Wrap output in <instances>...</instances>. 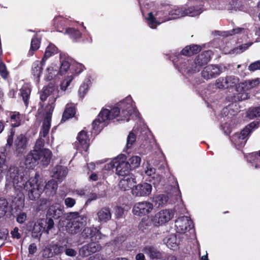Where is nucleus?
<instances>
[{
	"mask_svg": "<svg viewBox=\"0 0 260 260\" xmlns=\"http://www.w3.org/2000/svg\"><path fill=\"white\" fill-rule=\"evenodd\" d=\"M6 179L13 184L15 190L22 193H27L29 199L32 201L39 199L43 190L42 186L37 184V175L27 181L26 178L20 176L18 168L15 166L10 168Z\"/></svg>",
	"mask_w": 260,
	"mask_h": 260,
	"instance_id": "obj_1",
	"label": "nucleus"
},
{
	"mask_svg": "<svg viewBox=\"0 0 260 260\" xmlns=\"http://www.w3.org/2000/svg\"><path fill=\"white\" fill-rule=\"evenodd\" d=\"M212 52L208 50L199 54L194 60L182 58L180 55L173 60L179 71L182 74H193L200 71L202 66L210 60Z\"/></svg>",
	"mask_w": 260,
	"mask_h": 260,
	"instance_id": "obj_2",
	"label": "nucleus"
},
{
	"mask_svg": "<svg viewBox=\"0 0 260 260\" xmlns=\"http://www.w3.org/2000/svg\"><path fill=\"white\" fill-rule=\"evenodd\" d=\"M84 238H90L92 241L90 243L83 246L79 249V254L82 257H86L92 253L99 251L102 249L101 245L96 241L105 237L100 231L94 227H86L82 232Z\"/></svg>",
	"mask_w": 260,
	"mask_h": 260,
	"instance_id": "obj_3",
	"label": "nucleus"
},
{
	"mask_svg": "<svg viewBox=\"0 0 260 260\" xmlns=\"http://www.w3.org/2000/svg\"><path fill=\"white\" fill-rule=\"evenodd\" d=\"M120 114V110L118 107H114L110 110L108 109H102L97 119L92 123V133L95 135L99 134L112 119L115 118Z\"/></svg>",
	"mask_w": 260,
	"mask_h": 260,
	"instance_id": "obj_4",
	"label": "nucleus"
},
{
	"mask_svg": "<svg viewBox=\"0 0 260 260\" xmlns=\"http://www.w3.org/2000/svg\"><path fill=\"white\" fill-rule=\"evenodd\" d=\"M42 154L37 151L31 150L26 155L25 165L28 169H33L39 163L47 166L49 165L52 156L51 151L48 149H44Z\"/></svg>",
	"mask_w": 260,
	"mask_h": 260,
	"instance_id": "obj_5",
	"label": "nucleus"
},
{
	"mask_svg": "<svg viewBox=\"0 0 260 260\" xmlns=\"http://www.w3.org/2000/svg\"><path fill=\"white\" fill-rule=\"evenodd\" d=\"M68 222L66 225L67 231L71 234H76L86 223L87 217L80 215L77 212H70L67 215Z\"/></svg>",
	"mask_w": 260,
	"mask_h": 260,
	"instance_id": "obj_6",
	"label": "nucleus"
},
{
	"mask_svg": "<svg viewBox=\"0 0 260 260\" xmlns=\"http://www.w3.org/2000/svg\"><path fill=\"white\" fill-rule=\"evenodd\" d=\"M126 158L124 155H120L114 158L110 164H108V168H116V173L119 176H125L127 175L128 171L131 169L126 161Z\"/></svg>",
	"mask_w": 260,
	"mask_h": 260,
	"instance_id": "obj_7",
	"label": "nucleus"
},
{
	"mask_svg": "<svg viewBox=\"0 0 260 260\" xmlns=\"http://www.w3.org/2000/svg\"><path fill=\"white\" fill-rule=\"evenodd\" d=\"M256 124L254 122L250 123L246 126L240 134H235L232 137V142L234 143L238 149L242 148L245 144L248 135L251 132L252 129L254 127Z\"/></svg>",
	"mask_w": 260,
	"mask_h": 260,
	"instance_id": "obj_8",
	"label": "nucleus"
},
{
	"mask_svg": "<svg viewBox=\"0 0 260 260\" xmlns=\"http://www.w3.org/2000/svg\"><path fill=\"white\" fill-rule=\"evenodd\" d=\"M174 215V213L171 210H161L152 217L151 221L154 226H159L169 222Z\"/></svg>",
	"mask_w": 260,
	"mask_h": 260,
	"instance_id": "obj_9",
	"label": "nucleus"
},
{
	"mask_svg": "<svg viewBox=\"0 0 260 260\" xmlns=\"http://www.w3.org/2000/svg\"><path fill=\"white\" fill-rule=\"evenodd\" d=\"M153 209V205L148 201L137 202L135 204L132 212L135 215L142 216L151 213Z\"/></svg>",
	"mask_w": 260,
	"mask_h": 260,
	"instance_id": "obj_10",
	"label": "nucleus"
},
{
	"mask_svg": "<svg viewBox=\"0 0 260 260\" xmlns=\"http://www.w3.org/2000/svg\"><path fill=\"white\" fill-rule=\"evenodd\" d=\"M53 110L54 106L52 105H50L46 107L45 116L40 132V137L46 138L48 135L50 128L52 113Z\"/></svg>",
	"mask_w": 260,
	"mask_h": 260,
	"instance_id": "obj_11",
	"label": "nucleus"
},
{
	"mask_svg": "<svg viewBox=\"0 0 260 260\" xmlns=\"http://www.w3.org/2000/svg\"><path fill=\"white\" fill-rule=\"evenodd\" d=\"M221 72L222 69L218 65L210 64L203 68L201 76L203 79L208 80L218 76Z\"/></svg>",
	"mask_w": 260,
	"mask_h": 260,
	"instance_id": "obj_12",
	"label": "nucleus"
},
{
	"mask_svg": "<svg viewBox=\"0 0 260 260\" xmlns=\"http://www.w3.org/2000/svg\"><path fill=\"white\" fill-rule=\"evenodd\" d=\"M121 114L125 118L135 115L137 116V111L131 97H127L121 103Z\"/></svg>",
	"mask_w": 260,
	"mask_h": 260,
	"instance_id": "obj_13",
	"label": "nucleus"
},
{
	"mask_svg": "<svg viewBox=\"0 0 260 260\" xmlns=\"http://www.w3.org/2000/svg\"><path fill=\"white\" fill-rule=\"evenodd\" d=\"M151 191V185L144 182L134 186L132 189L131 192L134 196L141 197L149 196Z\"/></svg>",
	"mask_w": 260,
	"mask_h": 260,
	"instance_id": "obj_14",
	"label": "nucleus"
},
{
	"mask_svg": "<svg viewBox=\"0 0 260 260\" xmlns=\"http://www.w3.org/2000/svg\"><path fill=\"white\" fill-rule=\"evenodd\" d=\"M175 226L178 233H185L192 228V222L188 217L183 216L176 220Z\"/></svg>",
	"mask_w": 260,
	"mask_h": 260,
	"instance_id": "obj_15",
	"label": "nucleus"
},
{
	"mask_svg": "<svg viewBox=\"0 0 260 260\" xmlns=\"http://www.w3.org/2000/svg\"><path fill=\"white\" fill-rule=\"evenodd\" d=\"M78 142H76L74 146L77 150L79 151L84 150L86 151L89 145V139L87 133L83 130L81 131L77 136Z\"/></svg>",
	"mask_w": 260,
	"mask_h": 260,
	"instance_id": "obj_16",
	"label": "nucleus"
},
{
	"mask_svg": "<svg viewBox=\"0 0 260 260\" xmlns=\"http://www.w3.org/2000/svg\"><path fill=\"white\" fill-rule=\"evenodd\" d=\"M27 140L23 134L17 135L14 140V147L15 153L17 155H21L27 148Z\"/></svg>",
	"mask_w": 260,
	"mask_h": 260,
	"instance_id": "obj_17",
	"label": "nucleus"
},
{
	"mask_svg": "<svg viewBox=\"0 0 260 260\" xmlns=\"http://www.w3.org/2000/svg\"><path fill=\"white\" fill-rule=\"evenodd\" d=\"M36 175H37V184H40V186H42L43 187V190L41 194L43 192V191H45L46 193L48 196H52L56 193L58 188V184L55 180L52 179L46 183V185L44 187V184L43 183V182L41 181H39L38 180L39 175L37 174Z\"/></svg>",
	"mask_w": 260,
	"mask_h": 260,
	"instance_id": "obj_18",
	"label": "nucleus"
},
{
	"mask_svg": "<svg viewBox=\"0 0 260 260\" xmlns=\"http://www.w3.org/2000/svg\"><path fill=\"white\" fill-rule=\"evenodd\" d=\"M123 176L119 183L120 188L124 191L132 189V186L136 183L134 176L132 174H128Z\"/></svg>",
	"mask_w": 260,
	"mask_h": 260,
	"instance_id": "obj_19",
	"label": "nucleus"
},
{
	"mask_svg": "<svg viewBox=\"0 0 260 260\" xmlns=\"http://www.w3.org/2000/svg\"><path fill=\"white\" fill-rule=\"evenodd\" d=\"M96 219L100 222L106 223L111 219V210L108 207H103L96 212Z\"/></svg>",
	"mask_w": 260,
	"mask_h": 260,
	"instance_id": "obj_20",
	"label": "nucleus"
},
{
	"mask_svg": "<svg viewBox=\"0 0 260 260\" xmlns=\"http://www.w3.org/2000/svg\"><path fill=\"white\" fill-rule=\"evenodd\" d=\"M180 239L179 235L171 234L164 240V242L169 248L175 250L178 248L180 243Z\"/></svg>",
	"mask_w": 260,
	"mask_h": 260,
	"instance_id": "obj_21",
	"label": "nucleus"
},
{
	"mask_svg": "<svg viewBox=\"0 0 260 260\" xmlns=\"http://www.w3.org/2000/svg\"><path fill=\"white\" fill-rule=\"evenodd\" d=\"M203 5L201 2H195L192 5L188 6L187 8H183L184 11L190 12L191 13L186 16L191 17L200 15L202 12Z\"/></svg>",
	"mask_w": 260,
	"mask_h": 260,
	"instance_id": "obj_22",
	"label": "nucleus"
},
{
	"mask_svg": "<svg viewBox=\"0 0 260 260\" xmlns=\"http://www.w3.org/2000/svg\"><path fill=\"white\" fill-rule=\"evenodd\" d=\"M45 62H43V60H37L35 61L31 68V74L34 77V78L39 81L40 76L42 73L43 66L45 64Z\"/></svg>",
	"mask_w": 260,
	"mask_h": 260,
	"instance_id": "obj_23",
	"label": "nucleus"
},
{
	"mask_svg": "<svg viewBox=\"0 0 260 260\" xmlns=\"http://www.w3.org/2000/svg\"><path fill=\"white\" fill-rule=\"evenodd\" d=\"M68 169L66 167L61 166H57L52 170V176L59 181H61L67 176Z\"/></svg>",
	"mask_w": 260,
	"mask_h": 260,
	"instance_id": "obj_24",
	"label": "nucleus"
},
{
	"mask_svg": "<svg viewBox=\"0 0 260 260\" xmlns=\"http://www.w3.org/2000/svg\"><path fill=\"white\" fill-rule=\"evenodd\" d=\"M62 214V208L59 205L55 204L51 206L47 212V215L49 216L53 217L55 219H57Z\"/></svg>",
	"mask_w": 260,
	"mask_h": 260,
	"instance_id": "obj_25",
	"label": "nucleus"
},
{
	"mask_svg": "<svg viewBox=\"0 0 260 260\" xmlns=\"http://www.w3.org/2000/svg\"><path fill=\"white\" fill-rule=\"evenodd\" d=\"M190 12L184 11L183 8H174L169 12L170 19H177L185 16L186 14H190Z\"/></svg>",
	"mask_w": 260,
	"mask_h": 260,
	"instance_id": "obj_26",
	"label": "nucleus"
},
{
	"mask_svg": "<svg viewBox=\"0 0 260 260\" xmlns=\"http://www.w3.org/2000/svg\"><path fill=\"white\" fill-rule=\"evenodd\" d=\"M43 90H47V91H48L46 92L45 94L48 97H49V102L51 103L48 106L52 105L54 107L53 103H54L56 99L59 97V95L55 96V92H58L55 87L52 85H48L44 87Z\"/></svg>",
	"mask_w": 260,
	"mask_h": 260,
	"instance_id": "obj_27",
	"label": "nucleus"
},
{
	"mask_svg": "<svg viewBox=\"0 0 260 260\" xmlns=\"http://www.w3.org/2000/svg\"><path fill=\"white\" fill-rule=\"evenodd\" d=\"M12 208L9 206L7 200L0 198V218L3 217L7 213H11Z\"/></svg>",
	"mask_w": 260,
	"mask_h": 260,
	"instance_id": "obj_28",
	"label": "nucleus"
},
{
	"mask_svg": "<svg viewBox=\"0 0 260 260\" xmlns=\"http://www.w3.org/2000/svg\"><path fill=\"white\" fill-rule=\"evenodd\" d=\"M143 251L151 259L159 258L161 256L160 252L153 246H146Z\"/></svg>",
	"mask_w": 260,
	"mask_h": 260,
	"instance_id": "obj_29",
	"label": "nucleus"
},
{
	"mask_svg": "<svg viewBox=\"0 0 260 260\" xmlns=\"http://www.w3.org/2000/svg\"><path fill=\"white\" fill-rule=\"evenodd\" d=\"M45 232L49 233V230L53 228L54 221L51 218L41 219L38 221Z\"/></svg>",
	"mask_w": 260,
	"mask_h": 260,
	"instance_id": "obj_30",
	"label": "nucleus"
},
{
	"mask_svg": "<svg viewBox=\"0 0 260 260\" xmlns=\"http://www.w3.org/2000/svg\"><path fill=\"white\" fill-rule=\"evenodd\" d=\"M12 126H19L21 123L22 117L20 114L16 111L10 112L9 114Z\"/></svg>",
	"mask_w": 260,
	"mask_h": 260,
	"instance_id": "obj_31",
	"label": "nucleus"
},
{
	"mask_svg": "<svg viewBox=\"0 0 260 260\" xmlns=\"http://www.w3.org/2000/svg\"><path fill=\"white\" fill-rule=\"evenodd\" d=\"M75 114V108L69 104H67L66 109L62 114L61 121H66L67 120L72 118Z\"/></svg>",
	"mask_w": 260,
	"mask_h": 260,
	"instance_id": "obj_32",
	"label": "nucleus"
},
{
	"mask_svg": "<svg viewBox=\"0 0 260 260\" xmlns=\"http://www.w3.org/2000/svg\"><path fill=\"white\" fill-rule=\"evenodd\" d=\"M148 26L152 29L156 28L157 26L161 24L165 21H159L156 20L152 12L148 13V17L146 18Z\"/></svg>",
	"mask_w": 260,
	"mask_h": 260,
	"instance_id": "obj_33",
	"label": "nucleus"
},
{
	"mask_svg": "<svg viewBox=\"0 0 260 260\" xmlns=\"http://www.w3.org/2000/svg\"><path fill=\"white\" fill-rule=\"evenodd\" d=\"M168 201V197L165 194H158L153 198V202L157 207H162Z\"/></svg>",
	"mask_w": 260,
	"mask_h": 260,
	"instance_id": "obj_34",
	"label": "nucleus"
},
{
	"mask_svg": "<svg viewBox=\"0 0 260 260\" xmlns=\"http://www.w3.org/2000/svg\"><path fill=\"white\" fill-rule=\"evenodd\" d=\"M57 52V48L52 44H50L46 48L44 55L42 58L43 62H45L46 60L50 56L54 55Z\"/></svg>",
	"mask_w": 260,
	"mask_h": 260,
	"instance_id": "obj_35",
	"label": "nucleus"
},
{
	"mask_svg": "<svg viewBox=\"0 0 260 260\" xmlns=\"http://www.w3.org/2000/svg\"><path fill=\"white\" fill-rule=\"evenodd\" d=\"M58 73V67L54 64H52L47 68L46 77L47 80H52Z\"/></svg>",
	"mask_w": 260,
	"mask_h": 260,
	"instance_id": "obj_36",
	"label": "nucleus"
},
{
	"mask_svg": "<svg viewBox=\"0 0 260 260\" xmlns=\"http://www.w3.org/2000/svg\"><path fill=\"white\" fill-rule=\"evenodd\" d=\"M225 85H226V88H228L236 86L239 82V80L235 76H229L225 77Z\"/></svg>",
	"mask_w": 260,
	"mask_h": 260,
	"instance_id": "obj_37",
	"label": "nucleus"
},
{
	"mask_svg": "<svg viewBox=\"0 0 260 260\" xmlns=\"http://www.w3.org/2000/svg\"><path fill=\"white\" fill-rule=\"evenodd\" d=\"M141 161V157L137 155L132 156L129 158L128 160L127 161L131 169L138 168L140 166Z\"/></svg>",
	"mask_w": 260,
	"mask_h": 260,
	"instance_id": "obj_38",
	"label": "nucleus"
},
{
	"mask_svg": "<svg viewBox=\"0 0 260 260\" xmlns=\"http://www.w3.org/2000/svg\"><path fill=\"white\" fill-rule=\"evenodd\" d=\"M30 93V89L26 86H23L20 90L21 95L26 106H27L28 104Z\"/></svg>",
	"mask_w": 260,
	"mask_h": 260,
	"instance_id": "obj_39",
	"label": "nucleus"
},
{
	"mask_svg": "<svg viewBox=\"0 0 260 260\" xmlns=\"http://www.w3.org/2000/svg\"><path fill=\"white\" fill-rule=\"evenodd\" d=\"M8 169L6 156L4 152H0V175L5 174Z\"/></svg>",
	"mask_w": 260,
	"mask_h": 260,
	"instance_id": "obj_40",
	"label": "nucleus"
},
{
	"mask_svg": "<svg viewBox=\"0 0 260 260\" xmlns=\"http://www.w3.org/2000/svg\"><path fill=\"white\" fill-rule=\"evenodd\" d=\"M43 137H40L37 140L34 146L33 150L38 152L42 154V151L46 148H43L44 146L45 141L43 139Z\"/></svg>",
	"mask_w": 260,
	"mask_h": 260,
	"instance_id": "obj_41",
	"label": "nucleus"
},
{
	"mask_svg": "<svg viewBox=\"0 0 260 260\" xmlns=\"http://www.w3.org/2000/svg\"><path fill=\"white\" fill-rule=\"evenodd\" d=\"M252 43L250 42L248 43H246L244 44H242L241 45L239 46L236 48H234L233 50L234 53L236 54H240L245 51L246 49L248 48L251 45Z\"/></svg>",
	"mask_w": 260,
	"mask_h": 260,
	"instance_id": "obj_42",
	"label": "nucleus"
},
{
	"mask_svg": "<svg viewBox=\"0 0 260 260\" xmlns=\"http://www.w3.org/2000/svg\"><path fill=\"white\" fill-rule=\"evenodd\" d=\"M248 115L250 118L260 117V107L250 108L248 111Z\"/></svg>",
	"mask_w": 260,
	"mask_h": 260,
	"instance_id": "obj_43",
	"label": "nucleus"
},
{
	"mask_svg": "<svg viewBox=\"0 0 260 260\" xmlns=\"http://www.w3.org/2000/svg\"><path fill=\"white\" fill-rule=\"evenodd\" d=\"M74 77L73 76H68L61 83L60 90L64 91L67 87L70 85L71 82L73 80Z\"/></svg>",
	"mask_w": 260,
	"mask_h": 260,
	"instance_id": "obj_44",
	"label": "nucleus"
},
{
	"mask_svg": "<svg viewBox=\"0 0 260 260\" xmlns=\"http://www.w3.org/2000/svg\"><path fill=\"white\" fill-rule=\"evenodd\" d=\"M259 83L258 79H255L254 80H249L245 82V87L247 89H250L257 86Z\"/></svg>",
	"mask_w": 260,
	"mask_h": 260,
	"instance_id": "obj_45",
	"label": "nucleus"
},
{
	"mask_svg": "<svg viewBox=\"0 0 260 260\" xmlns=\"http://www.w3.org/2000/svg\"><path fill=\"white\" fill-rule=\"evenodd\" d=\"M66 33L69 34L73 39H77L80 37L81 34L77 29L73 28H69L66 29Z\"/></svg>",
	"mask_w": 260,
	"mask_h": 260,
	"instance_id": "obj_46",
	"label": "nucleus"
},
{
	"mask_svg": "<svg viewBox=\"0 0 260 260\" xmlns=\"http://www.w3.org/2000/svg\"><path fill=\"white\" fill-rule=\"evenodd\" d=\"M161 176L158 174H154L152 176L147 178V180L152 183L154 185H158L161 181Z\"/></svg>",
	"mask_w": 260,
	"mask_h": 260,
	"instance_id": "obj_47",
	"label": "nucleus"
},
{
	"mask_svg": "<svg viewBox=\"0 0 260 260\" xmlns=\"http://www.w3.org/2000/svg\"><path fill=\"white\" fill-rule=\"evenodd\" d=\"M136 137L135 134L134 133L133 131L131 132L127 138V143H126V147L129 148L132 147L133 144L136 141Z\"/></svg>",
	"mask_w": 260,
	"mask_h": 260,
	"instance_id": "obj_48",
	"label": "nucleus"
},
{
	"mask_svg": "<svg viewBox=\"0 0 260 260\" xmlns=\"http://www.w3.org/2000/svg\"><path fill=\"white\" fill-rule=\"evenodd\" d=\"M70 64L71 63L69 62V60H64L62 61L60 68V73L63 74L66 73L69 69Z\"/></svg>",
	"mask_w": 260,
	"mask_h": 260,
	"instance_id": "obj_49",
	"label": "nucleus"
},
{
	"mask_svg": "<svg viewBox=\"0 0 260 260\" xmlns=\"http://www.w3.org/2000/svg\"><path fill=\"white\" fill-rule=\"evenodd\" d=\"M89 88V84L88 83H83L80 86L79 89V94L80 97H84L85 94L87 93Z\"/></svg>",
	"mask_w": 260,
	"mask_h": 260,
	"instance_id": "obj_50",
	"label": "nucleus"
},
{
	"mask_svg": "<svg viewBox=\"0 0 260 260\" xmlns=\"http://www.w3.org/2000/svg\"><path fill=\"white\" fill-rule=\"evenodd\" d=\"M43 256L44 257L49 258L51 257L54 255L52 249L50 245L46 247L43 251Z\"/></svg>",
	"mask_w": 260,
	"mask_h": 260,
	"instance_id": "obj_51",
	"label": "nucleus"
},
{
	"mask_svg": "<svg viewBox=\"0 0 260 260\" xmlns=\"http://www.w3.org/2000/svg\"><path fill=\"white\" fill-rule=\"evenodd\" d=\"M225 78L220 77L216 80L215 86L219 89L226 88V85H225Z\"/></svg>",
	"mask_w": 260,
	"mask_h": 260,
	"instance_id": "obj_52",
	"label": "nucleus"
},
{
	"mask_svg": "<svg viewBox=\"0 0 260 260\" xmlns=\"http://www.w3.org/2000/svg\"><path fill=\"white\" fill-rule=\"evenodd\" d=\"M145 173L148 176V177H150L152 176L154 174H156L155 169L151 166H150V164H147Z\"/></svg>",
	"mask_w": 260,
	"mask_h": 260,
	"instance_id": "obj_53",
	"label": "nucleus"
},
{
	"mask_svg": "<svg viewBox=\"0 0 260 260\" xmlns=\"http://www.w3.org/2000/svg\"><path fill=\"white\" fill-rule=\"evenodd\" d=\"M0 75L4 78H7L8 75L6 66L3 62H0Z\"/></svg>",
	"mask_w": 260,
	"mask_h": 260,
	"instance_id": "obj_54",
	"label": "nucleus"
},
{
	"mask_svg": "<svg viewBox=\"0 0 260 260\" xmlns=\"http://www.w3.org/2000/svg\"><path fill=\"white\" fill-rule=\"evenodd\" d=\"M40 47V41L36 37H34L31 42L30 49L31 50L36 51Z\"/></svg>",
	"mask_w": 260,
	"mask_h": 260,
	"instance_id": "obj_55",
	"label": "nucleus"
},
{
	"mask_svg": "<svg viewBox=\"0 0 260 260\" xmlns=\"http://www.w3.org/2000/svg\"><path fill=\"white\" fill-rule=\"evenodd\" d=\"M248 70L251 72H254L260 70V60L251 63L248 66Z\"/></svg>",
	"mask_w": 260,
	"mask_h": 260,
	"instance_id": "obj_56",
	"label": "nucleus"
},
{
	"mask_svg": "<svg viewBox=\"0 0 260 260\" xmlns=\"http://www.w3.org/2000/svg\"><path fill=\"white\" fill-rule=\"evenodd\" d=\"M54 255L58 254L62 252L63 247L57 244H50Z\"/></svg>",
	"mask_w": 260,
	"mask_h": 260,
	"instance_id": "obj_57",
	"label": "nucleus"
},
{
	"mask_svg": "<svg viewBox=\"0 0 260 260\" xmlns=\"http://www.w3.org/2000/svg\"><path fill=\"white\" fill-rule=\"evenodd\" d=\"M76 200L70 197L64 199V204L67 208H72L76 204Z\"/></svg>",
	"mask_w": 260,
	"mask_h": 260,
	"instance_id": "obj_58",
	"label": "nucleus"
},
{
	"mask_svg": "<svg viewBox=\"0 0 260 260\" xmlns=\"http://www.w3.org/2000/svg\"><path fill=\"white\" fill-rule=\"evenodd\" d=\"M44 232L45 231L43 230V229L41 228L39 222L37 221L34 225L33 228V233H37L38 235H41L42 233Z\"/></svg>",
	"mask_w": 260,
	"mask_h": 260,
	"instance_id": "obj_59",
	"label": "nucleus"
},
{
	"mask_svg": "<svg viewBox=\"0 0 260 260\" xmlns=\"http://www.w3.org/2000/svg\"><path fill=\"white\" fill-rule=\"evenodd\" d=\"M244 30L243 28H242L240 27H238V28L233 29L231 31H229L224 32V33H225L224 35L225 36H232V35L236 34H239Z\"/></svg>",
	"mask_w": 260,
	"mask_h": 260,
	"instance_id": "obj_60",
	"label": "nucleus"
},
{
	"mask_svg": "<svg viewBox=\"0 0 260 260\" xmlns=\"http://www.w3.org/2000/svg\"><path fill=\"white\" fill-rule=\"evenodd\" d=\"M124 213L123 209L119 206L116 207L115 209V214L117 218L122 217Z\"/></svg>",
	"mask_w": 260,
	"mask_h": 260,
	"instance_id": "obj_61",
	"label": "nucleus"
},
{
	"mask_svg": "<svg viewBox=\"0 0 260 260\" xmlns=\"http://www.w3.org/2000/svg\"><path fill=\"white\" fill-rule=\"evenodd\" d=\"M26 214L24 212H20L17 216L16 220L19 223H23L26 220Z\"/></svg>",
	"mask_w": 260,
	"mask_h": 260,
	"instance_id": "obj_62",
	"label": "nucleus"
},
{
	"mask_svg": "<svg viewBox=\"0 0 260 260\" xmlns=\"http://www.w3.org/2000/svg\"><path fill=\"white\" fill-rule=\"evenodd\" d=\"M15 135V132L14 130L11 129L10 131V134L8 135L7 141V145L11 146L13 142V137Z\"/></svg>",
	"mask_w": 260,
	"mask_h": 260,
	"instance_id": "obj_63",
	"label": "nucleus"
},
{
	"mask_svg": "<svg viewBox=\"0 0 260 260\" xmlns=\"http://www.w3.org/2000/svg\"><path fill=\"white\" fill-rule=\"evenodd\" d=\"M88 260H106L104 256L100 253L95 254L90 256Z\"/></svg>",
	"mask_w": 260,
	"mask_h": 260,
	"instance_id": "obj_64",
	"label": "nucleus"
}]
</instances>
